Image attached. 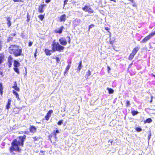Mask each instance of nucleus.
<instances>
[{
    "label": "nucleus",
    "mask_w": 155,
    "mask_h": 155,
    "mask_svg": "<svg viewBox=\"0 0 155 155\" xmlns=\"http://www.w3.org/2000/svg\"><path fill=\"white\" fill-rule=\"evenodd\" d=\"M21 36H23V35H21Z\"/></svg>",
    "instance_id": "obj_60"
},
{
    "label": "nucleus",
    "mask_w": 155,
    "mask_h": 155,
    "mask_svg": "<svg viewBox=\"0 0 155 155\" xmlns=\"http://www.w3.org/2000/svg\"><path fill=\"white\" fill-rule=\"evenodd\" d=\"M110 1H113L114 2H116V0H110Z\"/></svg>",
    "instance_id": "obj_51"
},
{
    "label": "nucleus",
    "mask_w": 155,
    "mask_h": 155,
    "mask_svg": "<svg viewBox=\"0 0 155 155\" xmlns=\"http://www.w3.org/2000/svg\"><path fill=\"white\" fill-rule=\"evenodd\" d=\"M105 30L107 31H108L109 30V28L108 27H105Z\"/></svg>",
    "instance_id": "obj_49"
},
{
    "label": "nucleus",
    "mask_w": 155,
    "mask_h": 155,
    "mask_svg": "<svg viewBox=\"0 0 155 155\" xmlns=\"http://www.w3.org/2000/svg\"><path fill=\"white\" fill-rule=\"evenodd\" d=\"M152 121V120L150 118H149L147 119L146 120L144 121V122L145 123H150Z\"/></svg>",
    "instance_id": "obj_22"
},
{
    "label": "nucleus",
    "mask_w": 155,
    "mask_h": 155,
    "mask_svg": "<svg viewBox=\"0 0 155 155\" xmlns=\"http://www.w3.org/2000/svg\"><path fill=\"white\" fill-rule=\"evenodd\" d=\"M55 59H56V62L58 63H59V62L60 61V59H59V58L58 57H56Z\"/></svg>",
    "instance_id": "obj_36"
},
{
    "label": "nucleus",
    "mask_w": 155,
    "mask_h": 155,
    "mask_svg": "<svg viewBox=\"0 0 155 155\" xmlns=\"http://www.w3.org/2000/svg\"><path fill=\"white\" fill-rule=\"evenodd\" d=\"M32 42H30L28 44V46H31L32 45Z\"/></svg>",
    "instance_id": "obj_42"
},
{
    "label": "nucleus",
    "mask_w": 155,
    "mask_h": 155,
    "mask_svg": "<svg viewBox=\"0 0 155 155\" xmlns=\"http://www.w3.org/2000/svg\"><path fill=\"white\" fill-rule=\"evenodd\" d=\"M11 102V100L10 99H8V103L6 106L7 109H8L10 108Z\"/></svg>",
    "instance_id": "obj_17"
},
{
    "label": "nucleus",
    "mask_w": 155,
    "mask_h": 155,
    "mask_svg": "<svg viewBox=\"0 0 155 155\" xmlns=\"http://www.w3.org/2000/svg\"><path fill=\"white\" fill-rule=\"evenodd\" d=\"M13 58L11 55H10L8 58V67L9 68L11 67L13 61Z\"/></svg>",
    "instance_id": "obj_9"
},
{
    "label": "nucleus",
    "mask_w": 155,
    "mask_h": 155,
    "mask_svg": "<svg viewBox=\"0 0 155 155\" xmlns=\"http://www.w3.org/2000/svg\"><path fill=\"white\" fill-rule=\"evenodd\" d=\"M2 63L0 61V64Z\"/></svg>",
    "instance_id": "obj_57"
},
{
    "label": "nucleus",
    "mask_w": 155,
    "mask_h": 155,
    "mask_svg": "<svg viewBox=\"0 0 155 155\" xmlns=\"http://www.w3.org/2000/svg\"><path fill=\"white\" fill-rule=\"evenodd\" d=\"M40 152H42V151H41Z\"/></svg>",
    "instance_id": "obj_59"
},
{
    "label": "nucleus",
    "mask_w": 155,
    "mask_h": 155,
    "mask_svg": "<svg viewBox=\"0 0 155 155\" xmlns=\"http://www.w3.org/2000/svg\"><path fill=\"white\" fill-rule=\"evenodd\" d=\"M53 110H50L47 113V116H49L50 117L51 116V114L53 113Z\"/></svg>",
    "instance_id": "obj_25"
},
{
    "label": "nucleus",
    "mask_w": 155,
    "mask_h": 155,
    "mask_svg": "<svg viewBox=\"0 0 155 155\" xmlns=\"http://www.w3.org/2000/svg\"><path fill=\"white\" fill-rule=\"evenodd\" d=\"M114 41L110 40V43L111 44H112L114 43Z\"/></svg>",
    "instance_id": "obj_48"
},
{
    "label": "nucleus",
    "mask_w": 155,
    "mask_h": 155,
    "mask_svg": "<svg viewBox=\"0 0 155 155\" xmlns=\"http://www.w3.org/2000/svg\"><path fill=\"white\" fill-rule=\"evenodd\" d=\"M0 86H1V88L0 89V92L1 93V94H2V93H3V91H2V85L1 84H0Z\"/></svg>",
    "instance_id": "obj_32"
},
{
    "label": "nucleus",
    "mask_w": 155,
    "mask_h": 155,
    "mask_svg": "<svg viewBox=\"0 0 155 155\" xmlns=\"http://www.w3.org/2000/svg\"><path fill=\"white\" fill-rule=\"evenodd\" d=\"M133 6H135L134 5H133Z\"/></svg>",
    "instance_id": "obj_58"
},
{
    "label": "nucleus",
    "mask_w": 155,
    "mask_h": 155,
    "mask_svg": "<svg viewBox=\"0 0 155 155\" xmlns=\"http://www.w3.org/2000/svg\"><path fill=\"white\" fill-rule=\"evenodd\" d=\"M52 46L53 51H57L61 52L63 51L64 48V47L60 45L58 42L56 43L55 41H53Z\"/></svg>",
    "instance_id": "obj_2"
},
{
    "label": "nucleus",
    "mask_w": 155,
    "mask_h": 155,
    "mask_svg": "<svg viewBox=\"0 0 155 155\" xmlns=\"http://www.w3.org/2000/svg\"><path fill=\"white\" fill-rule=\"evenodd\" d=\"M107 69H108V72L109 73V71L110 70V67L109 66H107Z\"/></svg>",
    "instance_id": "obj_44"
},
{
    "label": "nucleus",
    "mask_w": 155,
    "mask_h": 155,
    "mask_svg": "<svg viewBox=\"0 0 155 155\" xmlns=\"http://www.w3.org/2000/svg\"><path fill=\"white\" fill-rule=\"evenodd\" d=\"M12 93L15 96V97L17 98V100L19 101L20 100V98H19V96L18 94L14 90L12 91Z\"/></svg>",
    "instance_id": "obj_15"
},
{
    "label": "nucleus",
    "mask_w": 155,
    "mask_h": 155,
    "mask_svg": "<svg viewBox=\"0 0 155 155\" xmlns=\"http://www.w3.org/2000/svg\"><path fill=\"white\" fill-rule=\"evenodd\" d=\"M26 137L25 135H24L22 137H19L18 140H14L11 143L12 146L10 149L11 152H12L13 151L20 152L21 150L20 149L19 147L21 145L23 146Z\"/></svg>",
    "instance_id": "obj_1"
},
{
    "label": "nucleus",
    "mask_w": 155,
    "mask_h": 155,
    "mask_svg": "<svg viewBox=\"0 0 155 155\" xmlns=\"http://www.w3.org/2000/svg\"><path fill=\"white\" fill-rule=\"evenodd\" d=\"M66 19V16L65 15H63L61 16L60 18V21L64 22Z\"/></svg>",
    "instance_id": "obj_13"
},
{
    "label": "nucleus",
    "mask_w": 155,
    "mask_h": 155,
    "mask_svg": "<svg viewBox=\"0 0 155 155\" xmlns=\"http://www.w3.org/2000/svg\"><path fill=\"white\" fill-rule=\"evenodd\" d=\"M14 2H23L21 0H13Z\"/></svg>",
    "instance_id": "obj_39"
},
{
    "label": "nucleus",
    "mask_w": 155,
    "mask_h": 155,
    "mask_svg": "<svg viewBox=\"0 0 155 155\" xmlns=\"http://www.w3.org/2000/svg\"><path fill=\"white\" fill-rule=\"evenodd\" d=\"M87 12H88V13L89 14L92 13L94 12L92 9L91 8V7L90 8Z\"/></svg>",
    "instance_id": "obj_26"
},
{
    "label": "nucleus",
    "mask_w": 155,
    "mask_h": 155,
    "mask_svg": "<svg viewBox=\"0 0 155 155\" xmlns=\"http://www.w3.org/2000/svg\"><path fill=\"white\" fill-rule=\"evenodd\" d=\"M107 89L109 94H112L113 93L114 90L113 89L108 88Z\"/></svg>",
    "instance_id": "obj_24"
},
{
    "label": "nucleus",
    "mask_w": 155,
    "mask_h": 155,
    "mask_svg": "<svg viewBox=\"0 0 155 155\" xmlns=\"http://www.w3.org/2000/svg\"><path fill=\"white\" fill-rule=\"evenodd\" d=\"M130 104V102L129 101H127L126 102V106H129Z\"/></svg>",
    "instance_id": "obj_34"
},
{
    "label": "nucleus",
    "mask_w": 155,
    "mask_h": 155,
    "mask_svg": "<svg viewBox=\"0 0 155 155\" xmlns=\"http://www.w3.org/2000/svg\"><path fill=\"white\" fill-rule=\"evenodd\" d=\"M136 130L138 132H140L142 130V129L139 127H137L136 128Z\"/></svg>",
    "instance_id": "obj_33"
},
{
    "label": "nucleus",
    "mask_w": 155,
    "mask_h": 155,
    "mask_svg": "<svg viewBox=\"0 0 155 155\" xmlns=\"http://www.w3.org/2000/svg\"><path fill=\"white\" fill-rule=\"evenodd\" d=\"M151 75L153 76L154 77H155V75H154L153 74H151Z\"/></svg>",
    "instance_id": "obj_52"
},
{
    "label": "nucleus",
    "mask_w": 155,
    "mask_h": 155,
    "mask_svg": "<svg viewBox=\"0 0 155 155\" xmlns=\"http://www.w3.org/2000/svg\"><path fill=\"white\" fill-rule=\"evenodd\" d=\"M50 117L49 116H47V115H46L45 116V118L46 120H48Z\"/></svg>",
    "instance_id": "obj_35"
},
{
    "label": "nucleus",
    "mask_w": 155,
    "mask_h": 155,
    "mask_svg": "<svg viewBox=\"0 0 155 155\" xmlns=\"http://www.w3.org/2000/svg\"><path fill=\"white\" fill-rule=\"evenodd\" d=\"M90 7L89 6L85 5L82 9L85 12H87Z\"/></svg>",
    "instance_id": "obj_16"
},
{
    "label": "nucleus",
    "mask_w": 155,
    "mask_h": 155,
    "mask_svg": "<svg viewBox=\"0 0 155 155\" xmlns=\"http://www.w3.org/2000/svg\"><path fill=\"white\" fill-rule=\"evenodd\" d=\"M37 49H36L35 53V54H34V56H35V58H36V54L37 53Z\"/></svg>",
    "instance_id": "obj_47"
},
{
    "label": "nucleus",
    "mask_w": 155,
    "mask_h": 155,
    "mask_svg": "<svg viewBox=\"0 0 155 155\" xmlns=\"http://www.w3.org/2000/svg\"><path fill=\"white\" fill-rule=\"evenodd\" d=\"M150 136H151L150 135L149 136H148V139H150Z\"/></svg>",
    "instance_id": "obj_53"
},
{
    "label": "nucleus",
    "mask_w": 155,
    "mask_h": 155,
    "mask_svg": "<svg viewBox=\"0 0 155 155\" xmlns=\"http://www.w3.org/2000/svg\"><path fill=\"white\" fill-rule=\"evenodd\" d=\"M46 5L45 4L41 5L39 7L38 9V11L40 13H42L44 11V7L46 6Z\"/></svg>",
    "instance_id": "obj_10"
},
{
    "label": "nucleus",
    "mask_w": 155,
    "mask_h": 155,
    "mask_svg": "<svg viewBox=\"0 0 155 155\" xmlns=\"http://www.w3.org/2000/svg\"><path fill=\"white\" fill-rule=\"evenodd\" d=\"M108 32L109 33H110V35L111 33L110 32V31H108Z\"/></svg>",
    "instance_id": "obj_54"
},
{
    "label": "nucleus",
    "mask_w": 155,
    "mask_h": 155,
    "mask_svg": "<svg viewBox=\"0 0 155 155\" xmlns=\"http://www.w3.org/2000/svg\"><path fill=\"white\" fill-rule=\"evenodd\" d=\"M12 87L17 91H20V88L17 86V83L16 81L14 82V85Z\"/></svg>",
    "instance_id": "obj_11"
},
{
    "label": "nucleus",
    "mask_w": 155,
    "mask_h": 155,
    "mask_svg": "<svg viewBox=\"0 0 155 155\" xmlns=\"http://www.w3.org/2000/svg\"><path fill=\"white\" fill-rule=\"evenodd\" d=\"M7 25L8 27H10L11 25V18L10 17H8L7 18Z\"/></svg>",
    "instance_id": "obj_18"
},
{
    "label": "nucleus",
    "mask_w": 155,
    "mask_h": 155,
    "mask_svg": "<svg viewBox=\"0 0 155 155\" xmlns=\"http://www.w3.org/2000/svg\"><path fill=\"white\" fill-rule=\"evenodd\" d=\"M45 51L46 55H51V52H54L53 51V50L52 51L47 49H45Z\"/></svg>",
    "instance_id": "obj_12"
},
{
    "label": "nucleus",
    "mask_w": 155,
    "mask_h": 155,
    "mask_svg": "<svg viewBox=\"0 0 155 155\" xmlns=\"http://www.w3.org/2000/svg\"><path fill=\"white\" fill-rule=\"evenodd\" d=\"M139 49L140 47L139 46H137L134 48L132 51V53L130 54L129 56V60H132L133 59L134 56L136 54Z\"/></svg>",
    "instance_id": "obj_3"
},
{
    "label": "nucleus",
    "mask_w": 155,
    "mask_h": 155,
    "mask_svg": "<svg viewBox=\"0 0 155 155\" xmlns=\"http://www.w3.org/2000/svg\"><path fill=\"white\" fill-rule=\"evenodd\" d=\"M34 140H36L37 139H36V137H34L33 138Z\"/></svg>",
    "instance_id": "obj_50"
},
{
    "label": "nucleus",
    "mask_w": 155,
    "mask_h": 155,
    "mask_svg": "<svg viewBox=\"0 0 155 155\" xmlns=\"http://www.w3.org/2000/svg\"><path fill=\"white\" fill-rule=\"evenodd\" d=\"M18 46L15 45H12L10 46L9 48L8 51L11 54H13L17 49L18 47Z\"/></svg>",
    "instance_id": "obj_6"
},
{
    "label": "nucleus",
    "mask_w": 155,
    "mask_h": 155,
    "mask_svg": "<svg viewBox=\"0 0 155 155\" xmlns=\"http://www.w3.org/2000/svg\"><path fill=\"white\" fill-rule=\"evenodd\" d=\"M132 114L133 115H135L138 113V112L136 111H133L132 112Z\"/></svg>",
    "instance_id": "obj_29"
},
{
    "label": "nucleus",
    "mask_w": 155,
    "mask_h": 155,
    "mask_svg": "<svg viewBox=\"0 0 155 155\" xmlns=\"http://www.w3.org/2000/svg\"><path fill=\"white\" fill-rule=\"evenodd\" d=\"M59 133V131L58 130H56V131H54V133L55 135V137H56V134L58 133Z\"/></svg>",
    "instance_id": "obj_30"
},
{
    "label": "nucleus",
    "mask_w": 155,
    "mask_h": 155,
    "mask_svg": "<svg viewBox=\"0 0 155 155\" xmlns=\"http://www.w3.org/2000/svg\"><path fill=\"white\" fill-rule=\"evenodd\" d=\"M59 41L61 45L64 46L66 45L67 44L66 39L63 38H60L59 39Z\"/></svg>",
    "instance_id": "obj_8"
},
{
    "label": "nucleus",
    "mask_w": 155,
    "mask_h": 155,
    "mask_svg": "<svg viewBox=\"0 0 155 155\" xmlns=\"http://www.w3.org/2000/svg\"><path fill=\"white\" fill-rule=\"evenodd\" d=\"M63 120H60L58 122V125H60L63 123Z\"/></svg>",
    "instance_id": "obj_31"
},
{
    "label": "nucleus",
    "mask_w": 155,
    "mask_h": 155,
    "mask_svg": "<svg viewBox=\"0 0 155 155\" xmlns=\"http://www.w3.org/2000/svg\"><path fill=\"white\" fill-rule=\"evenodd\" d=\"M38 17L41 20H42L44 18V16L42 15H40L38 16Z\"/></svg>",
    "instance_id": "obj_27"
},
{
    "label": "nucleus",
    "mask_w": 155,
    "mask_h": 155,
    "mask_svg": "<svg viewBox=\"0 0 155 155\" xmlns=\"http://www.w3.org/2000/svg\"><path fill=\"white\" fill-rule=\"evenodd\" d=\"M91 75V72L90 70H88L87 72L85 75V77L87 79L88 78V77Z\"/></svg>",
    "instance_id": "obj_19"
},
{
    "label": "nucleus",
    "mask_w": 155,
    "mask_h": 155,
    "mask_svg": "<svg viewBox=\"0 0 155 155\" xmlns=\"http://www.w3.org/2000/svg\"><path fill=\"white\" fill-rule=\"evenodd\" d=\"M82 65L81 64V61H80V62L79 64L78 67V70L79 71H80V70L82 68Z\"/></svg>",
    "instance_id": "obj_23"
},
{
    "label": "nucleus",
    "mask_w": 155,
    "mask_h": 155,
    "mask_svg": "<svg viewBox=\"0 0 155 155\" xmlns=\"http://www.w3.org/2000/svg\"><path fill=\"white\" fill-rule=\"evenodd\" d=\"M22 49L20 48L19 47L16 50V51H15L13 54L15 57H18L19 56H20L22 54Z\"/></svg>",
    "instance_id": "obj_7"
},
{
    "label": "nucleus",
    "mask_w": 155,
    "mask_h": 155,
    "mask_svg": "<svg viewBox=\"0 0 155 155\" xmlns=\"http://www.w3.org/2000/svg\"><path fill=\"white\" fill-rule=\"evenodd\" d=\"M155 35V30L152 31L148 36L146 37L141 41L142 43H145L149 40L150 39Z\"/></svg>",
    "instance_id": "obj_5"
},
{
    "label": "nucleus",
    "mask_w": 155,
    "mask_h": 155,
    "mask_svg": "<svg viewBox=\"0 0 155 155\" xmlns=\"http://www.w3.org/2000/svg\"><path fill=\"white\" fill-rule=\"evenodd\" d=\"M68 0H65L64 2V6L67 4Z\"/></svg>",
    "instance_id": "obj_40"
},
{
    "label": "nucleus",
    "mask_w": 155,
    "mask_h": 155,
    "mask_svg": "<svg viewBox=\"0 0 155 155\" xmlns=\"http://www.w3.org/2000/svg\"><path fill=\"white\" fill-rule=\"evenodd\" d=\"M21 36H23V35H21Z\"/></svg>",
    "instance_id": "obj_61"
},
{
    "label": "nucleus",
    "mask_w": 155,
    "mask_h": 155,
    "mask_svg": "<svg viewBox=\"0 0 155 155\" xmlns=\"http://www.w3.org/2000/svg\"><path fill=\"white\" fill-rule=\"evenodd\" d=\"M27 21L28 22L29 21V20H30V18L28 16V14L27 15Z\"/></svg>",
    "instance_id": "obj_41"
},
{
    "label": "nucleus",
    "mask_w": 155,
    "mask_h": 155,
    "mask_svg": "<svg viewBox=\"0 0 155 155\" xmlns=\"http://www.w3.org/2000/svg\"><path fill=\"white\" fill-rule=\"evenodd\" d=\"M74 22L77 23V24H78L81 22V20L80 19H77L74 20Z\"/></svg>",
    "instance_id": "obj_28"
},
{
    "label": "nucleus",
    "mask_w": 155,
    "mask_h": 155,
    "mask_svg": "<svg viewBox=\"0 0 155 155\" xmlns=\"http://www.w3.org/2000/svg\"><path fill=\"white\" fill-rule=\"evenodd\" d=\"M94 26V25L93 24L91 25L89 27V29L91 28Z\"/></svg>",
    "instance_id": "obj_45"
},
{
    "label": "nucleus",
    "mask_w": 155,
    "mask_h": 155,
    "mask_svg": "<svg viewBox=\"0 0 155 155\" xmlns=\"http://www.w3.org/2000/svg\"><path fill=\"white\" fill-rule=\"evenodd\" d=\"M70 66L69 65H68L66 68V70L67 71H68L70 68Z\"/></svg>",
    "instance_id": "obj_43"
},
{
    "label": "nucleus",
    "mask_w": 155,
    "mask_h": 155,
    "mask_svg": "<svg viewBox=\"0 0 155 155\" xmlns=\"http://www.w3.org/2000/svg\"><path fill=\"white\" fill-rule=\"evenodd\" d=\"M66 38L68 39V42L69 43H70V41H71V39H70V37H69V36L67 37Z\"/></svg>",
    "instance_id": "obj_37"
},
{
    "label": "nucleus",
    "mask_w": 155,
    "mask_h": 155,
    "mask_svg": "<svg viewBox=\"0 0 155 155\" xmlns=\"http://www.w3.org/2000/svg\"><path fill=\"white\" fill-rule=\"evenodd\" d=\"M15 34H14L13 35V36H14L15 35Z\"/></svg>",
    "instance_id": "obj_55"
},
{
    "label": "nucleus",
    "mask_w": 155,
    "mask_h": 155,
    "mask_svg": "<svg viewBox=\"0 0 155 155\" xmlns=\"http://www.w3.org/2000/svg\"><path fill=\"white\" fill-rule=\"evenodd\" d=\"M64 28L63 27H61L59 29L56 30L57 33H59L60 34L61 33L62 31V29Z\"/></svg>",
    "instance_id": "obj_20"
},
{
    "label": "nucleus",
    "mask_w": 155,
    "mask_h": 155,
    "mask_svg": "<svg viewBox=\"0 0 155 155\" xmlns=\"http://www.w3.org/2000/svg\"><path fill=\"white\" fill-rule=\"evenodd\" d=\"M2 41L0 40V50H1L2 48Z\"/></svg>",
    "instance_id": "obj_38"
},
{
    "label": "nucleus",
    "mask_w": 155,
    "mask_h": 155,
    "mask_svg": "<svg viewBox=\"0 0 155 155\" xmlns=\"http://www.w3.org/2000/svg\"><path fill=\"white\" fill-rule=\"evenodd\" d=\"M20 65V63L17 61L15 60L14 63V70L17 74H19L20 72L18 67Z\"/></svg>",
    "instance_id": "obj_4"
},
{
    "label": "nucleus",
    "mask_w": 155,
    "mask_h": 155,
    "mask_svg": "<svg viewBox=\"0 0 155 155\" xmlns=\"http://www.w3.org/2000/svg\"><path fill=\"white\" fill-rule=\"evenodd\" d=\"M64 114L62 115V117H64Z\"/></svg>",
    "instance_id": "obj_56"
},
{
    "label": "nucleus",
    "mask_w": 155,
    "mask_h": 155,
    "mask_svg": "<svg viewBox=\"0 0 155 155\" xmlns=\"http://www.w3.org/2000/svg\"><path fill=\"white\" fill-rule=\"evenodd\" d=\"M51 0H46L45 1V2L46 3H48L50 1H51Z\"/></svg>",
    "instance_id": "obj_46"
},
{
    "label": "nucleus",
    "mask_w": 155,
    "mask_h": 155,
    "mask_svg": "<svg viewBox=\"0 0 155 155\" xmlns=\"http://www.w3.org/2000/svg\"><path fill=\"white\" fill-rule=\"evenodd\" d=\"M30 131L32 133H35L36 131V128L33 126H31L30 128Z\"/></svg>",
    "instance_id": "obj_14"
},
{
    "label": "nucleus",
    "mask_w": 155,
    "mask_h": 155,
    "mask_svg": "<svg viewBox=\"0 0 155 155\" xmlns=\"http://www.w3.org/2000/svg\"><path fill=\"white\" fill-rule=\"evenodd\" d=\"M5 56L3 54H0V61L2 63L3 62V61L4 59Z\"/></svg>",
    "instance_id": "obj_21"
}]
</instances>
